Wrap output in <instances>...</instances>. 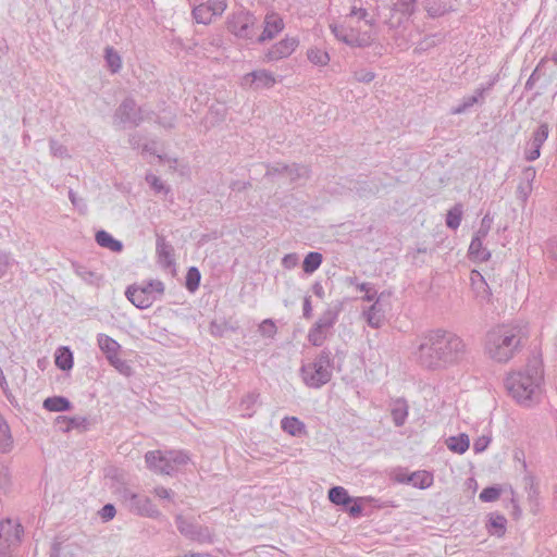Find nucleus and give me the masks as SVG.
<instances>
[{
  "label": "nucleus",
  "instance_id": "1",
  "mask_svg": "<svg viewBox=\"0 0 557 557\" xmlns=\"http://www.w3.org/2000/svg\"><path fill=\"white\" fill-rule=\"evenodd\" d=\"M467 344L457 334L437 329L429 332L419 345L416 357L429 370L444 369L462 362L468 355Z\"/></svg>",
  "mask_w": 557,
  "mask_h": 557
},
{
  "label": "nucleus",
  "instance_id": "2",
  "mask_svg": "<svg viewBox=\"0 0 557 557\" xmlns=\"http://www.w3.org/2000/svg\"><path fill=\"white\" fill-rule=\"evenodd\" d=\"M543 379L542 359L539 356H533L529 359L524 370L507 376L505 385L518 404L530 407L540 400Z\"/></svg>",
  "mask_w": 557,
  "mask_h": 557
},
{
  "label": "nucleus",
  "instance_id": "3",
  "mask_svg": "<svg viewBox=\"0 0 557 557\" xmlns=\"http://www.w3.org/2000/svg\"><path fill=\"white\" fill-rule=\"evenodd\" d=\"M529 337L522 325H498L486 333L485 351L497 362H507L521 351Z\"/></svg>",
  "mask_w": 557,
  "mask_h": 557
},
{
  "label": "nucleus",
  "instance_id": "4",
  "mask_svg": "<svg viewBox=\"0 0 557 557\" xmlns=\"http://www.w3.org/2000/svg\"><path fill=\"white\" fill-rule=\"evenodd\" d=\"M334 359L330 349L324 348L312 362L302 364L300 376L310 388H321L332 379Z\"/></svg>",
  "mask_w": 557,
  "mask_h": 557
},
{
  "label": "nucleus",
  "instance_id": "5",
  "mask_svg": "<svg viewBox=\"0 0 557 557\" xmlns=\"http://www.w3.org/2000/svg\"><path fill=\"white\" fill-rule=\"evenodd\" d=\"M164 294V284L159 280H150L143 285H131L126 288L125 296L138 309H147L152 306L158 296Z\"/></svg>",
  "mask_w": 557,
  "mask_h": 557
},
{
  "label": "nucleus",
  "instance_id": "6",
  "mask_svg": "<svg viewBox=\"0 0 557 557\" xmlns=\"http://www.w3.org/2000/svg\"><path fill=\"white\" fill-rule=\"evenodd\" d=\"M152 115H154L153 111H145L141 107L137 106L134 98L126 97L116 108L113 120L115 124L137 127L144 121L151 120Z\"/></svg>",
  "mask_w": 557,
  "mask_h": 557
},
{
  "label": "nucleus",
  "instance_id": "7",
  "mask_svg": "<svg viewBox=\"0 0 557 557\" xmlns=\"http://www.w3.org/2000/svg\"><path fill=\"white\" fill-rule=\"evenodd\" d=\"M24 528L17 520H0V557H11V550L22 542Z\"/></svg>",
  "mask_w": 557,
  "mask_h": 557
},
{
  "label": "nucleus",
  "instance_id": "8",
  "mask_svg": "<svg viewBox=\"0 0 557 557\" xmlns=\"http://www.w3.org/2000/svg\"><path fill=\"white\" fill-rule=\"evenodd\" d=\"M257 18L249 11L240 10L227 21V29L239 39L256 41Z\"/></svg>",
  "mask_w": 557,
  "mask_h": 557
},
{
  "label": "nucleus",
  "instance_id": "9",
  "mask_svg": "<svg viewBox=\"0 0 557 557\" xmlns=\"http://www.w3.org/2000/svg\"><path fill=\"white\" fill-rule=\"evenodd\" d=\"M335 38L352 48H366L372 45L374 37L371 32H360L354 27L339 24L330 25Z\"/></svg>",
  "mask_w": 557,
  "mask_h": 557
},
{
  "label": "nucleus",
  "instance_id": "10",
  "mask_svg": "<svg viewBox=\"0 0 557 557\" xmlns=\"http://www.w3.org/2000/svg\"><path fill=\"white\" fill-rule=\"evenodd\" d=\"M175 524L178 532L186 539L200 543L210 544L213 542L212 532L206 525H201L194 519L185 518L183 515L175 517Z\"/></svg>",
  "mask_w": 557,
  "mask_h": 557
},
{
  "label": "nucleus",
  "instance_id": "11",
  "mask_svg": "<svg viewBox=\"0 0 557 557\" xmlns=\"http://www.w3.org/2000/svg\"><path fill=\"white\" fill-rule=\"evenodd\" d=\"M121 497L128 509L136 515L148 518H158L161 516V512L146 495L134 493L128 488H123V491H121Z\"/></svg>",
  "mask_w": 557,
  "mask_h": 557
},
{
  "label": "nucleus",
  "instance_id": "12",
  "mask_svg": "<svg viewBox=\"0 0 557 557\" xmlns=\"http://www.w3.org/2000/svg\"><path fill=\"white\" fill-rule=\"evenodd\" d=\"M417 0H398L391 7V11L398 13L397 18H385L384 24L391 30L404 27L405 23L416 12Z\"/></svg>",
  "mask_w": 557,
  "mask_h": 557
},
{
  "label": "nucleus",
  "instance_id": "13",
  "mask_svg": "<svg viewBox=\"0 0 557 557\" xmlns=\"http://www.w3.org/2000/svg\"><path fill=\"white\" fill-rule=\"evenodd\" d=\"M549 135V126L547 123H541L532 133L530 140L524 149V159L529 162L535 161L541 156V147Z\"/></svg>",
  "mask_w": 557,
  "mask_h": 557
},
{
  "label": "nucleus",
  "instance_id": "14",
  "mask_svg": "<svg viewBox=\"0 0 557 557\" xmlns=\"http://www.w3.org/2000/svg\"><path fill=\"white\" fill-rule=\"evenodd\" d=\"M276 83L274 75L268 70H258L243 76V85L255 90L271 88Z\"/></svg>",
  "mask_w": 557,
  "mask_h": 557
},
{
  "label": "nucleus",
  "instance_id": "15",
  "mask_svg": "<svg viewBox=\"0 0 557 557\" xmlns=\"http://www.w3.org/2000/svg\"><path fill=\"white\" fill-rule=\"evenodd\" d=\"M299 40L296 37H285L277 44L273 45L265 53L268 62L278 61L289 57L298 47Z\"/></svg>",
  "mask_w": 557,
  "mask_h": 557
},
{
  "label": "nucleus",
  "instance_id": "16",
  "mask_svg": "<svg viewBox=\"0 0 557 557\" xmlns=\"http://www.w3.org/2000/svg\"><path fill=\"white\" fill-rule=\"evenodd\" d=\"M395 480L398 483L411 484L414 487L424 490L433 484V474L425 470H419L411 473L400 471L396 474Z\"/></svg>",
  "mask_w": 557,
  "mask_h": 557
},
{
  "label": "nucleus",
  "instance_id": "17",
  "mask_svg": "<svg viewBox=\"0 0 557 557\" xmlns=\"http://www.w3.org/2000/svg\"><path fill=\"white\" fill-rule=\"evenodd\" d=\"M145 461L147 467L157 473L168 475L174 474V468L170 466L168 451L163 454L160 450H150L146 453Z\"/></svg>",
  "mask_w": 557,
  "mask_h": 557
},
{
  "label": "nucleus",
  "instance_id": "18",
  "mask_svg": "<svg viewBox=\"0 0 557 557\" xmlns=\"http://www.w3.org/2000/svg\"><path fill=\"white\" fill-rule=\"evenodd\" d=\"M263 24L262 33L256 38V42L258 44H263L267 40L273 39L284 29L285 26L283 18L274 12L265 15Z\"/></svg>",
  "mask_w": 557,
  "mask_h": 557
},
{
  "label": "nucleus",
  "instance_id": "19",
  "mask_svg": "<svg viewBox=\"0 0 557 557\" xmlns=\"http://www.w3.org/2000/svg\"><path fill=\"white\" fill-rule=\"evenodd\" d=\"M156 253L158 257V262L163 268H171L175 265L174 248L165 239V237L160 234H157L156 238Z\"/></svg>",
  "mask_w": 557,
  "mask_h": 557
},
{
  "label": "nucleus",
  "instance_id": "20",
  "mask_svg": "<svg viewBox=\"0 0 557 557\" xmlns=\"http://www.w3.org/2000/svg\"><path fill=\"white\" fill-rule=\"evenodd\" d=\"M493 83H490L485 87H480L475 89L473 95L466 96L462 98L460 103L454 108H451L453 114H462L469 111L474 104L483 103L485 94L492 88Z\"/></svg>",
  "mask_w": 557,
  "mask_h": 557
},
{
  "label": "nucleus",
  "instance_id": "21",
  "mask_svg": "<svg viewBox=\"0 0 557 557\" xmlns=\"http://www.w3.org/2000/svg\"><path fill=\"white\" fill-rule=\"evenodd\" d=\"M470 282L475 298L480 301L490 302L492 298V290L486 283L485 277L478 270L471 271Z\"/></svg>",
  "mask_w": 557,
  "mask_h": 557
},
{
  "label": "nucleus",
  "instance_id": "22",
  "mask_svg": "<svg viewBox=\"0 0 557 557\" xmlns=\"http://www.w3.org/2000/svg\"><path fill=\"white\" fill-rule=\"evenodd\" d=\"M342 311V304L339 301L330 305L323 313L320 315L315 324L330 333L335 323L338 320V315Z\"/></svg>",
  "mask_w": 557,
  "mask_h": 557
},
{
  "label": "nucleus",
  "instance_id": "23",
  "mask_svg": "<svg viewBox=\"0 0 557 557\" xmlns=\"http://www.w3.org/2000/svg\"><path fill=\"white\" fill-rule=\"evenodd\" d=\"M382 295H380L370 308L363 312L367 323L373 329H379L385 321V311L381 304Z\"/></svg>",
  "mask_w": 557,
  "mask_h": 557
},
{
  "label": "nucleus",
  "instance_id": "24",
  "mask_svg": "<svg viewBox=\"0 0 557 557\" xmlns=\"http://www.w3.org/2000/svg\"><path fill=\"white\" fill-rule=\"evenodd\" d=\"M484 237L474 235L469 246L468 255L473 261H487L491 258V252L483 246Z\"/></svg>",
  "mask_w": 557,
  "mask_h": 557
},
{
  "label": "nucleus",
  "instance_id": "25",
  "mask_svg": "<svg viewBox=\"0 0 557 557\" xmlns=\"http://www.w3.org/2000/svg\"><path fill=\"white\" fill-rule=\"evenodd\" d=\"M95 240L100 247L107 248L112 252H121L123 250V243L119 239H115L104 230L96 232Z\"/></svg>",
  "mask_w": 557,
  "mask_h": 557
},
{
  "label": "nucleus",
  "instance_id": "26",
  "mask_svg": "<svg viewBox=\"0 0 557 557\" xmlns=\"http://www.w3.org/2000/svg\"><path fill=\"white\" fill-rule=\"evenodd\" d=\"M44 409L51 412L70 411L73 408L72 403L64 396L47 397L42 403Z\"/></svg>",
  "mask_w": 557,
  "mask_h": 557
},
{
  "label": "nucleus",
  "instance_id": "27",
  "mask_svg": "<svg viewBox=\"0 0 557 557\" xmlns=\"http://www.w3.org/2000/svg\"><path fill=\"white\" fill-rule=\"evenodd\" d=\"M506 524L507 519L503 515L492 512L488 515L486 529L491 535L502 537L506 533Z\"/></svg>",
  "mask_w": 557,
  "mask_h": 557
},
{
  "label": "nucleus",
  "instance_id": "28",
  "mask_svg": "<svg viewBox=\"0 0 557 557\" xmlns=\"http://www.w3.org/2000/svg\"><path fill=\"white\" fill-rule=\"evenodd\" d=\"M408 404L404 398L396 399L391 409L393 422L396 426H403L408 417Z\"/></svg>",
  "mask_w": 557,
  "mask_h": 557
},
{
  "label": "nucleus",
  "instance_id": "29",
  "mask_svg": "<svg viewBox=\"0 0 557 557\" xmlns=\"http://www.w3.org/2000/svg\"><path fill=\"white\" fill-rule=\"evenodd\" d=\"M282 430L292 436L306 434V425L297 417H285L281 420Z\"/></svg>",
  "mask_w": 557,
  "mask_h": 557
},
{
  "label": "nucleus",
  "instance_id": "30",
  "mask_svg": "<svg viewBox=\"0 0 557 557\" xmlns=\"http://www.w3.org/2000/svg\"><path fill=\"white\" fill-rule=\"evenodd\" d=\"M424 9L432 18L443 16L451 10L447 0H424Z\"/></svg>",
  "mask_w": 557,
  "mask_h": 557
},
{
  "label": "nucleus",
  "instance_id": "31",
  "mask_svg": "<svg viewBox=\"0 0 557 557\" xmlns=\"http://www.w3.org/2000/svg\"><path fill=\"white\" fill-rule=\"evenodd\" d=\"M55 366L62 371H69L73 368L74 358L72 350L66 346H61L54 355Z\"/></svg>",
  "mask_w": 557,
  "mask_h": 557
},
{
  "label": "nucleus",
  "instance_id": "32",
  "mask_svg": "<svg viewBox=\"0 0 557 557\" xmlns=\"http://www.w3.org/2000/svg\"><path fill=\"white\" fill-rule=\"evenodd\" d=\"M97 342L100 350L106 355L107 360H109V356H117L121 346L115 339L106 334L100 333L97 336Z\"/></svg>",
  "mask_w": 557,
  "mask_h": 557
},
{
  "label": "nucleus",
  "instance_id": "33",
  "mask_svg": "<svg viewBox=\"0 0 557 557\" xmlns=\"http://www.w3.org/2000/svg\"><path fill=\"white\" fill-rule=\"evenodd\" d=\"M327 497L332 504L341 506L342 508L354 502V497H351L343 486L331 487L329 490Z\"/></svg>",
  "mask_w": 557,
  "mask_h": 557
},
{
  "label": "nucleus",
  "instance_id": "34",
  "mask_svg": "<svg viewBox=\"0 0 557 557\" xmlns=\"http://www.w3.org/2000/svg\"><path fill=\"white\" fill-rule=\"evenodd\" d=\"M310 170L307 165L293 163L287 164L285 175L289 178L290 183H298L309 178Z\"/></svg>",
  "mask_w": 557,
  "mask_h": 557
},
{
  "label": "nucleus",
  "instance_id": "35",
  "mask_svg": "<svg viewBox=\"0 0 557 557\" xmlns=\"http://www.w3.org/2000/svg\"><path fill=\"white\" fill-rule=\"evenodd\" d=\"M72 268L77 276L90 285H98L101 281V276L97 272L88 269L86 265L73 262Z\"/></svg>",
  "mask_w": 557,
  "mask_h": 557
},
{
  "label": "nucleus",
  "instance_id": "36",
  "mask_svg": "<svg viewBox=\"0 0 557 557\" xmlns=\"http://www.w3.org/2000/svg\"><path fill=\"white\" fill-rule=\"evenodd\" d=\"M446 445L449 450L456 454H463L468 450L470 446V441L468 435L466 434H459L457 436H450L446 441Z\"/></svg>",
  "mask_w": 557,
  "mask_h": 557
},
{
  "label": "nucleus",
  "instance_id": "37",
  "mask_svg": "<svg viewBox=\"0 0 557 557\" xmlns=\"http://www.w3.org/2000/svg\"><path fill=\"white\" fill-rule=\"evenodd\" d=\"M13 440L11 436L10 428L0 414V453H9L12 449Z\"/></svg>",
  "mask_w": 557,
  "mask_h": 557
},
{
  "label": "nucleus",
  "instance_id": "38",
  "mask_svg": "<svg viewBox=\"0 0 557 557\" xmlns=\"http://www.w3.org/2000/svg\"><path fill=\"white\" fill-rule=\"evenodd\" d=\"M104 60L111 73L115 74L120 72L122 67V59L119 52L113 47H106Z\"/></svg>",
  "mask_w": 557,
  "mask_h": 557
},
{
  "label": "nucleus",
  "instance_id": "39",
  "mask_svg": "<svg viewBox=\"0 0 557 557\" xmlns=\"http://www.w3.org/2000/svg\"><path fill=\"white\" fill-rule=\"evenodd\" d=\"M258 393H248L246 396H244L239 403V410L242 411L243 417H252L255 413V407L259 399Z\"/></svg>",
  "mask_w": 557,
  "mask_h": 557
},
{
  "label": "nucleus",
  "instance_id": "40",
  "mask_svg": "<svg viewBox=\"0 0 557 557\" xmlns=\"http://www.w3.org/2000/svg\"><path fill=\"white\" fill-rule=\"evenodd\" d=\"M323 261L322 253L318 251H310L304 259L302 270L306 274H312L315 272Z\"/></svg>",
  "mask_w": 557,
  "mask_h": 557
},
{
  "label": "nucleus",
  "instance_id": "41",
  "mask_svg": "<svg viewBox=\"0 0 557 557\" xmlns=\"http://www.w3.org/2000/svg\"><path fill=\"white\" fill-rule=\"evenodd\" d=\"M201 273L196 267H190L185 276V287L188 292L194 293L199 288Z\"/></svg>",
  "mask_w": 557,
  "mask_h": 557
},
{
  "label": "nucleus",
  "instance_id": "42",
  "mask_svg": "<svg viewBox=\"0 0 557 557\" xmlns=\"http://www.w3.org/2000/svg\"><path fill=\"white\" fill-rule=\"evenodd\" d=\"M329 332L319 327L315 323L308 332V341L312 346L321 347L327 337Z\"/></svg>",
  "mask_w": 557,
  "mask_h": 557
},
{
  "label": "nucleus",
  "instance_id": "43",
  "mask_svg": "<svg viewBox=\"0 0 557 557\" xmlns=\"http://www.w3.org/2000/svg\"><path fill=\"white\" fill-rule=\"evenodd\" d=\"M89 425V421L85 417H67L66 425L60 426V430L63 433H67L75 429L87 430Z\"/></svg>",
  "mask_w": 557,
  "mask_h": 557
},
{
  "label": "nucleus",
  "instance_id": "44",
  "mask_svg": "<svg viewBox=\"0 0 557 557\" xmlns=\"http://www.w3.org/2000/svg\"><path fill=\"white\" fill-rule=\"evenodd\" d=\"M156 123L166 129H172L176 124V114L171 110L164 109L157 115Z\"/></svg>",
  "mask_w": 557,
  "mask_h": 557
},
{
  "label": "nucleus",
  "instance_id": "45",
  "mask_svg": "<svg viewBox=\"0 0 557 557\" xmlns=\"http://www.w3.org/2000/svg\"><path fill=\"white\" fill-rule=\"evenodd\" d=\"M170 466L174 468V473L177 472L181 466H185L189 461V457L182 450H170L168 451Z\"/></svg>",
  "mask_w": 557,
  "mask_h": 557
},
{
  "label": "nucleus",
  "instance_id": "46",
  "mask_svg": "<svg viewBox=\"0 0 557 557\" xmlns=\"http://www.w3.org/2000/svg\"><path fill=\"white\" fill-rule=\"evenodd\" d=\"M193 17L197 23L208 25L212 22L213 13L205 4H200L193 9Z\"/></svg>",
  "mask_w": 557,
  "mask_h": 557
},
{
  "label": "nucleus",
  "instance_id": "47",
  "mask_svg": "<svg viewBox=\"0 0 557 557\" xmlns=\"http://www.w3.org/2000/svg\"><path fill=\"white\" fill-rule=\"evenodd\" d=\"M462 210L460 206H455L446 214V225L450 230H457L460 225Z\"/></svg>",
  "mask_w": 557,
  "mask_h": 557
},
{
  "label": "nucleus",
  "instance_id": "48",
  "mask_svg": "<svg viewBox=\"0 0 557 557\" xmlns=\"http://www.w3.org/2000/svg\"><path fill=\"white\" fill-rule=\"evenodd\" d=\"M308 60L315 65H326L330 61L329 53L320 49H309L307 52Z\"/></svg>",
  "mask_w": 557,
  "mask_h": 557
},
{
  "label": "nucleus",
  "instance_id": "49",
  "mask_svg": "<svg viewBox=\"0 0 557 557\" xmlns=\"http://www.w3.org/2000/svg\"><path fill=\"white\" fill-rule=\"evenodd\" d=\"M109 363L117 370L121 374L129 376L133 373V369L126 360L121 359L119 356H109Z\"/></svg>",
  "mask_w": 557,
  "mask_h": 557
},
{
  "label": "nucleus",
  "instance_id": "50",
  "mask_svg": "<svg viewBox=\"0 0 557 557\" xmlns=\"http://www.w3.org/2000/svg\"><path fill=\"white\" fill-rule=\"evenodd\" d=\"M546 63V59H542L540 63L536 65L529 79L525 83V90H532L534 88L535 83L544 75L543 67Z\"/></svg>",
  "mask_w": 557,
  "mask_h": 557
},
{
  "label": "nucleus",
  "instance_id": "51",
  "mask_svg": "<svg viewBox=\"0 0 557 557\" xmlns=\"http://www.w3.org/2000/svg\"><path fill=\"white\" fill-rule=\"evenodd\" d=\"M258 331L261 336L273 338L277 332V327L272 319H265L259 324Z\"/></svg>",
  "mask_w": 557,
  "mask_h": 557
},
{
  "label": "nucleus",
  "instance_id": "52",
  "mask_svg": "<svg viewBox=\"0 0 557 557\" xmlns=\"http://www.w3.org/2000/svg\"><path fill=\"white\" fill-rule=\"evenodd\" d=\"M500 495V488L497 485L487 486L482 490L479 498L484 503H491L498 499Z\"/></svg>",
  "mask_w": 557,
  "mask_h": 557
},
{
  "label": "nucleus",
  "instance_id": "53",
  "mask_svg": "<svg viewBox=\"0 0 557 557\" xmlns=\"http://www.w3.org/2000/svg\"><path fill=\"white\" fill-rule=\"evenodd\" d=\"M364 498H355L350 505L344 506L343 510L347 512L351 518H359L362 516L363 507L362 502Z\"/></svg>",
  "mask_w": 557,
  "mask_h": 557
},
{
  "label": "nucleus",
  "instance_id": "54",
  "mask_svg": "<svg viewBox=\"0 0 557 557\" xmlns=\"http://www.w3.org/2000/svg\"><path fill=\"white\" fill-rule=\"evenodd\" d=\"M50 152L53 157L64 159L70 158L67 148L58 140L51 138L49 140Z\"/></svg>",
  "mask_w": 557,
  "mask_h": 557
},
{
  "label": "nucleus",
  "instance_id": "55",
  "mask_svg": "<svg viewBox=\"0 0 557 557\" xmlns=\"http://www.w3.org/2000/svg\"><path fill=\"white\" fill-rule=\"evenodd\" d=\"M358 289L363 292L362 299L364 301H375V299L379 297L377 292L374 289L373 285L371 283H360L358 284Z\"/></svg>",
  "mask_w": 557,
  "mask_h": 557
},
{
  "label": "nucleus",
  "instance_id": "56",
  "mask_svg": "<svg viewBox=\"0 0 557 557\" xmlns=\"http://www.w3.org/2000/svg\"><path fill=\"white\" fill-rule=\"evenodd\" d=\"M147 183L154 189L157 193H169L170 188L165 186V184L156 175L147 174L146 175Z\"/></svg>",
  "mask_w": 557,
  "mask_h": 557
},
{
  "label": "nucleus",
  "instance_id": "57",
  "mask_svg": "<svg viewBox=\"0 0 557 557\" xmlns=\"http://www.w3.org/2000/svg\"><path fill=\"white\" fill-rule=\"evenodd\" d=\"M532 189L533 187L531 184L520 182L516 190L517 199L520 200L522 203H525L529 196L532 193Z\"/></svg>",
  "mask_w": 557,
  "mask_h": 557
},
{
  "label": "nucleus",
  "instance_id": "58",
  "mask_svg": "<svg viewBox=\"0 0 557 557\" xmlns=\"http://www.w3.org/2000/svg\"><path fill=\"white\" fill-rule=\"evenodd\" d=\"M98 513L103 522H108L115 517L116 509L113 504H106Z\"/></svg>",
  "mask_w": 557,
  "mask_h": 557
},
{
  "label": "nucleus",
  "instance_id": "59",
  "mask_svg": "<svg viewBox=\"0 0 557 557\" xmlns=\"http://www.w3.org/2000/svg\"><path fill=\"white\" fill-rule=\"evenodd\" d=\"M491 437L482 435L478 437L473 443V451L475 454L483 453L490 445Z\"/></svg>",
  "mask_w": 557,
  "mask_h": 557
},
{
  "label": "nucleus",
  "instance_id": "60",
  "mask_svg": "<svg viewBox=\"0 0 557 557\" xmlns=\"http://www.w3.org/2000/svg\"><path fill=\"white\" fill-rule=\"evenodd\" d=\"M207 8H209V12L213 13V16L214 15H221L223 13V11L225 10L226 8V4L224 1H219V0H214V1H209L208 4H205Z\"/></svg>",
  "mask_w": 557,
  "mask_h": 557
},
{
  "label": "nucleus",
  "instance_id": "61",
  "mask_svg": "<svg viewBox=\"0 0 557 557\" xmlns=\"http://www.w3.org/2000/svg\"><path fill=\"white\" fill-rule=\"evenodd\" d=\"M374 77L375 74L372 71L359 70L355 72V78L360 83H370L374 79Z\"/></svg>",
  "mask_w": 557,
  "mask_h": 557
},
{
  "label": "nucleus",
  "instance_id": "62",
  "mask_svg": "<svg viewBox=\"0 0 557 557\" xmlns=\"http://www.w3.org/2000/svg\"><path fill=\"white\" fill-rule=\"evenodd\" d=\"M287 170V164L277 163L275 165H269L265 176H275V175H285V172Z\"/></svg>",
  "mask_w": 557,
  "mask_h": 557
},
{
  "label": "nucleus",
  "instance_id": "63",
  "mask_svg": "<svg viewBox=\"0 0 557 557\" xmlns=\"http://www.w3.org/2000/svg\"><path fill=\"white\" fill-rule=\"evenodd\" d=\"M299 258L297 253H287L282 259V265L285 269H294L298 264Z\"/></svg>",
  "mask_w": 557,
  "mask_h": 557
},
{
  "label": "nucleus",
  "instance_id": "64",
  "mask_svg": "<svg viewBox=\"0 0 557 557\" xmlns=\"http://www.w3.org/2000/svg\"><path fill=\"white\" fill-rule=\"evenodd\" d=\"M491 222H492V219L488 216V214H486L482 219L481 226H480L479 231L475 233V235L485 238L491 228Z\"/></svg>",
  "mask_w": 557,
  "mask_h": 557
}]
</instances>
